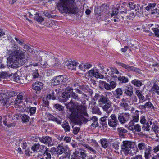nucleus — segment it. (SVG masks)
<instances>
[{"label": "nucleus", "instance_id": "1", "mask_svg": "<svg viewBox=\"0 0 159 159\" xmlns=\"http://www.w3.org/2000/svg\"><path fill=\"white\" fill-rule=\"evenodd\" d=\"M66 107L71 112L70 115L71 119L75 120L78 124L86 123L89 121L86 117H88V115L85 107L80 105L77 102L73 103L70 101L67 104Z\"/></svg>", "mask_w": 159, "mask_h": 159}, {"label": "nucleus", "instance_id": "2", "mask_svg": "<svg viewBox=\"0 0 159 159\" xmlns=\"http://www.w3.org/2000/svg\"><path fill=\"white\" fill-rule=\"evenodd\" d=\"M28 58L25 56L24 53L20 50L13 51L7 59V66L12 68H18L27 62Z\"/></svg>", "mask_w": 159, "mask_h": 159}, {"label": "nucleus", "instance_id": "3", "mask_svg": "<svg viewBox=\"0 0 159 159\" xmlns=\"http://www.w3.org/2000/svg\"><path fill=\"white\" fill-rule=\"evenodd\" d=\"M60 5L65 13L75 14L78 12V9L75 0H61Z\"/></svg>", "mask_w": 159, "mask_h": 159}, {"label": "nucleus", "instance_id": "4", "mask_svg": "<svg viewBox=\"0 0 159 159\" xmlns=\"http://www.w3.org/2000/svg\"><path fill=\"white\" fill-rule=\"evenodd\" d=\"M121 147L124 154L127 155L131 152V149L134 147L133 143L128 141H123Z\"/></svg>", "mask_w": 159, "mask_h": 159}, {"label": "nucleus", "instance_id": "5", "mask_svg": "<svg viewBox=\"0 0 159 159\" xmlns=\"http://www.w3.org/2000/svg\"><path fill=\"white\" fill-rule=\"evenodd\" d=\"M68 79L65 75L58 76L52 79L51 83L53 85H57L67 81Z\"/></svg>", "mask_w": 159, "mask_h": 159}, {"label": "nucleus", "instance_id": "6", "mask_svg": "<svg viewBox=\"0 0 159 159\" xmlns=\"http://www.w3.org/2000/svg\"><path fill=\"white\" fill-rule=\"evenodd\" d=\"M43 67L45 68L50 67L56 68L60 65L58 59L57 58H51L49 61L48 64L46 61H45Z\"/></svg>", "mask_w": 159, "mask_h": 159}, {"label": "nucleus", "instance_id": "7", "mask_svg": "<svg viewBox=\"0 0 159 159\" xmlns=\"http://www.w3.org/2000/svg\"><path fill=\"white\" fill-rule=\"evenodd\" d=\"M117 117L119 122L123 124L126 123L129 120L130 114L128 113H121L118 114Z\"/></svg>", "mask_w": 159, "mask_h": 159}, {"label": "nucleus", "instance_id": "8", "mask_svg": "<svg viewBox=\"0 0 159 159\" xmlns=\"http://www.w3.org/2000/svg\"><path fill=\"white\" fill-rule=\"evenodd\" d=\"M68 148L67 146H62L61 144L58 145L57 150V154L61 155L64 154V155L66 156V157L70 156Z\"/></svg>", "mask_w": 159, "mask_h": 159}, {"label": "nucleus", "instance_id": "9", "mask_svg": "<svg viewBox=\"0 0 159 159\" xmlns=\"http://www.w3.org/2000/svg\"><path fill=\"white\" fill-rule=\"evenodd\" d=\"M50 54H51V53H49L48 54L47 53H46L43 52H40L39 53V60L40 62L38 63H35L33 64L34 66H38L44 69L43 67V65L45 62V61H42V58H44L45 57H48V56L50 55Z\"/></svg>", "mask_w": 159, "mask_h": 159}, {"label": "nucleus", "instance_id": "10", "mask_svg": "<svg viewBox=\"0 0 159 159\" xmlns=\"http://www.w3.org/2000/svg\"><path fill=\"white\" fill-rule=\"evenodd\" d=\"M116 63L118 65L122 66L127 70L128 71H133L139 73L140 72V70L133 66H131L120 62H116Z\"/></svg>", "mask_w": 159, "mask_h": 159}, {"label": "nucleus", "instance_id": "11", "mask_svg": "<svg viewBox=\"0 0 159 159\" xmlns=\"http://www.w3.org/2000/svg\"><path fill=\"white\" fill-rule=\"evenodd\" d=\"M110 118L108 120V124L110 127H116L119 124L117 116L115 114H112L110 116Z\"/></svg>", "mask_w": 159, "mask_h": 159}, {"label": "nucleus", "instance_id": "12", "mask_svg": "<svg viewBox=\"0 0 159 159\" xmlns=\"http://www.w3.org/2000/svg\"><path fill=\"white\" fill-rule=\"evenodd\" d=\"M43 87V84L40 82H36L32 85V89L34 90V93L37 94L40 93L41 89Z\"/></svg>", "mask_w": 159, "mask_h": 159}, {"label": "nucleus", "instance_id": "13", "mask_svg": "<svg viewBox=\"0 0 159 159\" xmlns=\"http://www.w3.org/2000/svg\"><path fill=\"white\" fill-rule=\"evenodd\" d=\"M39 141L44 144L48 145V146L53 145L52 143V138L49 136L39 137Z\"/></svg>", "mask_w": 159, "mask_h": 159}, {"label": "nucleus", "instance_id": "14", "mask_svg": "<svg viewBox=\"0 0 159 159\" xmlns=\"http://www.w3.org/2000/svg\"><path fill=\"white\" fill-rule=\"evenodd\" d=\"M17 95V93L14 91H8L0 94V98H1L2 99L7 97L11 98L14 97Z\"/></svg>", "mask_w": 159, "mask_h": 159}, {"label": "nucleus", "instance_id": "15", "mask_svg": "<svg viewBox=\"0 0 159 159\" xmlns=\"http://www.w3.org/2000/svg\"><path fill=\"white\" fill-rule=\"evenodd\" d=\"M100 107H102L103 110L107 113L111 112L113 109L111 102L104 104H100Z\"/></svg>", "mask_w": 159, "mask_h": 159}, {"label": "nucleus", "instance_id": "16", "mask_svg": "<svg viewBox=\"0 0 159 159\" xmlns=\"http://www.w3.org/2000/svg\"><path fill=\"white\" fill-rule=\"evenodd\" d=\"M74 86L75 87H76V86H78L79 88L83 92L87 93V92H90V93L92 92V90L87 85H79L78 84H74Z\"/></svg>", "mask_w": 159, "mask_h": 159}, {"label": "nucleus", "instance_id": "17", "mask_svg": "<svg viewBox=\"0 0 159 159\" xmlns=\"http://www.w3.org/2000/svg\"><path fill=\"white\" fill-rule=\"evenodd\" d=\"M152 152V148L150 146H148L144 150V157L145 159H149L152 157L151 154Z\"/></svg>", "mask_w": 159, "mask_h": 159}, {"label": "nucleus", "instance_id": "18", "mask_svg": "<svg viewBox=\"0 0 159 159\" xmlns=\"http://www.w3.org/2000/svg\"><path fill=\"white\" fill-rule=\"evenodd\" d=\"M89 73L90 76H93L96 78L103 79L104 78L103 75L98 72H95L94 69H92L89 71Z\"/></svg>", "mask_w": 159, "mask_h": 159}, {"label": "nucleus", "instance_id": "19", "mask_svg": "<svg viewBox=\"0 0 159 159\" xmlns=\"http://www.w3.org/2000/svg\"><path fill=\"white\" fill-rule=\"evenodd\" d=\"M135 94L139 99V103H143L145 101L146 98L142 94V91L139 90H137L135 91Z\"/></svg>", "mask_w": 159, "mask_h": 159}, {"label": "nucleus", "instance_id": "20", "mask_svg": "<svg viewBox=\"0 0 159 159\" xmlns=\"http://www.w3.org/2000/svg\"><path fill=\"white\" fill-rule=\"evenodd\" d=\"M117 131L119 136L121 138L125 137V134L128 132V131L123 127L117 128Z\"/></svg>", "mask_w": 159, "mask_h": 159}, {"label": "nucleus", "instance_id": "21", "mask_svg": "<svg viewBox=\"0 0 159 159\" xmlns=\"http://www.w3.org/2000/svg\"><path fill=\"white\" fill-rule=\"evenodd\" d=\"M71 125L66 121L63 122L61 126L65 132H68L70 131L71 129Z\"/></svg>", "mask_w": 159, "mask_h": 159}, {"label": "nucleus", "instance_id": "22", "mask_svg": "<svg viewBox=\"0 0 159 159\" xmlns=\"http://www.w3.org/2000/svg\"><path fill=\"white\" fill-rule=\"evenodd\" d=\"M127 88L128 89H125L123 90L124 91V93L128 96L131 97L133 94V87L129 85Z\"/></svg>", "mask_w": 159, "mask_h": 159}, {"label": "nucleus", "instance_id": "23", "mask_svg": "<svg viewBox=\"0 0 159 159\" xmlns=\"http://www.w3.org/2000/svg\"><path fill=\"white\" fill-rule=\"evenodd\" d=\"M51 91L50 93L47 96V98L49 99H55L57 95V90H51Z\"/></svg>", "mask_w": 159, "mask_h": 159}, {"label": "nucleus", "instance_id": "24", "mask_svg": "<svg viewBox=\"0 0 159 159\" xmlns=\"http://www.w3.org/2000/svg\"><path fill=\"white\" fill-rule=\"evenodd\" d=\"M98 102H100L99 103V106H100V104H104L111 102L108 98L103 95H101Z\"/></svg>", "mask_w": 159, "mask_h": 159}, {"label": "nucleus", "instance_id": "25", "mask_svg": "<svg viewBox=\"0 0 159 159\" xmlns=\"http://www.w3.org/2000/svg\"><path fill=\"white\" fill-rule=\"evenodd\" d=\"M24 94L22 93H20L17 96V98L14 101L15 103L16 104L18 103H20L22 102L23 100Z\"/></svg>", "mask_w": 159, "mask_h": 159}, {"label": "nucleus", "instance_id": "26", "mask_svg": "<svg viewBox=\"0 0 159 159\" xmlns=\"http://www.w3.org/2000/svg\"><path fill=\"white\" fill-rule=\"evenodd\" d=\"M152 124L151 121L148 120L146 123L143 124L142 127V129L144 131H149L150 130V127Z\"/></svg>", "mask_w": 159, "mask_h": 159}, {"label": "nucleus", "instance_id": "27", "mask_svg": "<svg viewBox=\"0 0 159 159\" xmlns=\"http://www.w3.org/2000/svg\"><path fill=\"white\" fill-rule=\"evenodd\" d=\"M131 82L132 84L138 87H140L143 84L142 83V81L141 80H139L136 79L132 80Z\"/></svg>", "mask_w": 159, "mask_h": 159}, {"label": "nucleus", "instance_id": "28", "mask_svg": "<svg viewBox=\"0 0 159 159\" xmlns=\"http://www.w3.org/2000/svg\"><path fill=\"white\" fill-rule=\"evenodd\" d=\"M12 74H11L9 73L6 72L2 71L0 72V78L2 79H7L9 77L11 76Z\"/></svg>", "mask_w": 159, "mask_h": 159}, {"label": "nucleus", "instance_id": "29", "mask_svg": "<svg viewBox=\"0 0 159 159\" xmlns=\"http://www.w3.org/2000/svg\"><path fill=\"white\" fill-rule=\"evenodd\" d=\"M148 146L145 143L143 142H141L138 144V148L140 151L143 152V150L144 149V150L147 148Z\"/></svg>", "mask_w": 159, "mask_h": 159}, {"label": "nucleus", "instance_id": "30", "mask_svg": "<svg viewBox=\"0 0 159 159\" xmlns=\"http://www.w3.org/2000/svg\"><path fill=\"white\" fill-rule=\"evenodd\" d=\"M78 63L75 61H72L70 63H68L66 65L68 67H70L69 68L70 69H75V68L77 66Z\"/></svg>", "mask_w": 159, "mask_h": 159}, {"label": "nucleus", "instance_id": "31", "mask_svg": "<svg viewBox=\"0 0 159 159\" xmlns=\"http://www.w3.org/2000/svg\"><path fill=\"white\" fill-rule=\"evenodd\" d=\"M107 140V139L104 138H103L100 140V143L102 147L104 148H107L108 146V143Z\"/></svg>", "mask_w": 159, "mask_h": 159}, {"label": "nucleus", "instance_id": "32", "mask_svg": "<svg viewBox=\"0 0 159 159\" xmlns=\"http://www.w3.org/2000/svg\"><path fill=\"white\" fill-rule=\"evenodd\" d=\"M118 81H119V84L120 83H127L129 81L128 79L125 76H120L118 77Z\"/></svg>", "mask_w": 159, "mask_h": 159}, {"label": "nucleus", "instance_id": "33", "mask_svg": "<svg viewBox=\"0 0 159 159\" xmlns=\"http://www.w3.org/2000/svg\"><path fill=\"white\" fill-rule=\"evenodd\" d=\"M99 83L100 84L103 86L104 88L107 90H111V88L110 85V84L107 83L105 81H100Z\"/></svg>", "mask_w": 159, "mask_h": 159}, {"label": "nucleus", "instance_id": "34", "mask_svg": "<svg viewBox=\"0 0 159 159\" xmlns=\"http://www.w3.org/2000/svg\"><path fill=\"white\" fill-rule=\"evenodd\" d=\"M156 4L155 3H149L148 6L146 7L145 9L148 11H152L156 7Z\"/></svg>", "mask_w": 159, "mask_h": 159}, {"label": "nucleus", "instance_id": "35", "mask_svg": "<svg viewBox=\"0 0 159 159\" xmlns=\"http://www.w3.org/2000/svg\"><path fill=\"white\" fill-rule=\"evenodd\" d=\"M120 106L125 111H127L129 109V106L127 102L120 103Z\"/></svg>", "mask_w": 159, "mask_h": 159}, {"label": "nucleus", "instance_id": "36", "mask_svg": "<svg viewBox=\"0 0 159 159\" xmlns=\"http://www.w3.org/2000/svg\"><path fill=\"white\" fill-rule=\"evenodd\" d=\"M70 95L71 93L70 92H68L66 91H64L62 94V97L65 99V100L64 101H66L67 99L70 98Z\"/></svg>", "mask_w": 159, "mask_h": 159}, {"label": "nucleus", "instance_id": "37", "mask_svg": "<svg viewBox=\"0 0 159 159\" xmlns=\"http://www.w3.org/2000/svg\"><path fill=\"white\" fill-rule=\"evenodd\" d=\"M151 90L159 95V86L156 84H154L151 89Z\"/></svg>", "mask_w": 159, "mask_h": 159}, {"label": "nucleus", "instance_id": "38", "mask_svg": "<svg viewBox=\"0 0 159 159\" xmlns=\"http://www.w3.org/2000/svg\"><path fill=\"white\" fill-rule=\"evenodd\" d=\"M134 9L136 11L140 14L141 13H142L143 11V6H140L139 4H137L135 6V8Z\"/></svg>", "mask_w": 159, "mask_h": 159}, {"label": "nucleus", "instance_id": "39", "mask_svg": "<svg viewBox=\"0 0 159 159\" xmlns=\"http://www.w3.org/2000/svg\"><path fill=\"white\" fill-rule=\"evenodd\" d=\"M7 65L5 61L3 60L2 59H0V69H4L7 67Z\"/></svg>", "mask_w": 159, "mask_h": 159}, {"label": "nucleus", "instance_id": "40", "mask_svg": "<svg viewBox=\"0 0 159 159\" xmlns=\"http://www.w3.org/2000/svg\"><path fill=\"white\" fill-rule=\"evenodd\" d=\"M39 147L40 145L39 144H34L31 147V149L34 152H38Z\"/></svg>", "mask_w": 159, "mask_h": 159}, {"label": "nucleus", "instance_id": "41", "mask_svg": "<svg viewBox=\"0 0 159 159\" xmlns=\"http://www.w3.org/2000/svg\"><path fill=\"white\" fill-rule=\"evenodd\" d=\"M34 19L38 22H42L44 20V18L42 17V16L39 15V14H36V15Z\"/></svg>", "mask_w": 159, "mask_h": 159}, {"label": "nucleus", "instance_id": "42", "mask_svg": "<svg viewBox=\"0 0 159 159\" xmlns=\"http://www.w3.org/2000/svg\"><path fill=\"white\" fill-rule=\"evenodd\" d=\"M21 119L22 121L24 122H27L29 121L30 117L27 115L23 114L21 115Z\"/></svg>", "mask_w": 159, "mask_h": 159}, {"label": "nucleus", "instance_id": "43", "mask_svg": "<svg viewBox=\"0 0 159 159\" xmlns=\"http://www.w3.org/2000/svg\"><path fill=\"white\" fill-rule=\"evenodd\" d=\"M92 113L93 114H97L99 115L101 114V112L100 111L99 109L97 106L94 107L92 109Z\"/></svg>", "mask_w": 159, "mask_h": 159}, {"label": "nucleus", "instance_id": "44", "mask_svg": "<svg viewBox=\"0 0 159 159\" xmlns=\"http://www.w3.org/2000/svg\"><path fill=\"white\" fill-rule=\"evenodd\" d=\"M136 4V3L133 1L130 2H129L128 5L127 6L129 7L130 9L133 10L135 8V6Z\"/></svg>", "mask_w": 159, "mask_h": 159}, {"label": "nucleus", "instance_id": "45", "mask_svg": "<svg viewBox=\"0 0 159 159\" xmlns=\"http://www.w3.org/2000/svg\"><path fill=\"white\" fill-rule=\"evenodd\" d=\"M107 117V116H105V117L101 118L100 120V124L103 126H105L107 125L106 122L107 119H106V118Z\"/></svg>", "mask_w": 159, "mask_h": 159}, {"label": "nucleus", "instance_id": "46", "mask_svg": "<svg viewBox=\"0 0 159 159\" xmlns=\"http://www.w3.org/2000/svg\"><path fill=\"white\" fill-rule=\"evenodd\" d=\"M45 146L44 145H41L39 147L38 152L39 153V155H42L44 154L45 148Z\"/></svg>", "mask_w": 159, "mask_h": 159}, {"label": "nucleus", "instance_id": "47", "mask_svg": "<svg viewBox=\"0 0 159 159\" xmlns=\"http://www.w3.org/2000/svg\"><path fill=\"white\" fill-rule=\"evenodd\" d=\"M87 93V94L84 93H83L82 94L83 97L87 99H88L90 96H92V94L93 93V91L92 90V92L90 93V92H87V93Z\"/></svg>", "mask_w": 159, "mask_h": 159}, {"label": "nucleus", "instance_id": "48", "mask_svg": "<svg viewBox=\"0 0 159 159\" xmlns=\"http://www.w3.org/2000/svg\"><path fill=\"white\" fill-rule=\"evenodd\" d=\"M135 15L134 12H132L129 13V15L127 16V18L129 20H132L134 18Z\"/></svg>", "mask_w": 159, "mask_h": 159}, {"label": "nucleus", "instance_id": "49", "mask_svg": "<svg viewBox=\"0 0 159 159\" xmlns=\"http://www.w3.org/2000/svg\"><path fill=\"white\" fill-rule=\"evenodd\" d=\"M54 107L56 109H58L59 111H62L64 109V107L59 104H54Z\"/></svg>", "mask_w": 159, "mask_h": 159}, {"label": "nucleus", "instance_id": "50", "mask_svg": "<svg viewBox=\"0 0 159 159\" xmlns=\"http://www.w3.org/2000/svg\"><path fill=\"white\" fill-rule=\"evenodd\" d=\"M84 146L87 149L90 150V151L92 152L93 153L96 154L97 152L93 148L89 146L87 144H84Z\"/></svg>", "mask_w": 159, "mask_h": 159}, {"label": "nucleus", "instance_id": "51", "mask_svg": "<svg viewBox=\"0 0 159 159\" xmlns=\"http://www.w3.org/2000/svg\"><path fill=\"white\" fill-rule=\"evenodd\" d=\"M145 104L146 108H151V109H152L154 110H155L154 109L155 108V107L151 102L148 101L146 102Z\"/></svg>", "mask_w": 159, "mask_h": 159}, {"label": "nucleus", "instance_id": "52", "mask_svg": "<svg viewBox=\"0 0 159 159\" xmlns=\"http://www.w3.org/2000/svg\"><path fill=\"white\" fill-rule=\"evenodd\" d=\"M79 150L81 151L80 152V155L82 159H85L87 154L85 153L84 150H82L81 149H79Z\"/></svg>", "mask_w": 159, "mask_h": 159}, {"label": "nucleus", "instance_id": "53", "mask_svg": "<svg viewBox=\"0 0 159 159\" xmlns=\"http://www.w3.org/2000/svg\"><path fill=\"white\" fill-rule=\"evenodd\" d=\"M115 92L116 95H122L123 91L120 88H118L115 90Z\"/></svg>", "mask_w": 159, "mask_h": 159}, {"label": "nucleus", "instance_id": "54", "mask_svg": "<svg viewBox=\"0 0 159 159\" xmlns=\"http://www.w3.org/2000/svg\"><path fill=\"white\" fill-rule=\"evenodd\" d=\"M134 129L136 131L140 132L141 131L140 126L139 124H136L134 125Z\"/></svg>", "mask_w": 159, "mask_h": 159}, {"label": "nucleus", "instance_id": "55", "mask_svg": "<svg viewBox=\"0 0 159 159\" xmlns=\"http://www.w3.org/2000/svg\"><path fill=\"white\" fill-rule=\"evenodd\" d=\"M118 9L117 8H115L112 11V12L111 14V17L114 16H117L118 14H119V12L118 11Z\"/></svg>", "mask_w": 159, "mask_h": 159}, {"label": "nucleus", "instance_id": "56", "mask_svg": "<svg viewBox=\"0 0 159 159\" xmlns=\"http://www.w3.org/2000/svg\"><path fill=\"white\" fill-rule=\"evenodd\" d=\"M71 97L73 99L77 100H79V98L78 95L74 92L72 91L71 93Z\"/></svg>", "mask_w": 159, "mask_h": 159}, {"label": "nucleus", "instance_id": "57", "mask_svg": "<svg viewBox=\"0 0 159 159\" xmlns=\"http://www.w3.org/2000/svg\"><path fill=\"white\" fill-rule=\"evenodd\" d=\"M32 75L34 78H38L39 75V74L38 73L37 70H35L33 71V73Z\"/></svg>", "mask_w": 159, "mask_h": 159}, {"label": "nucleus", "instance_id": "58", "mask_svg": "<svg viewBox=\"0 0 159 159\" xmlns=\"http://www.w3.org/2000/svg\"><path fill=\"white\" fill-rule=\"evenodd\" d=\"M152 129L155 133H157L159 130V127L155 125L154 124L152 125Z\"/></svg>", "mask_w": 159, "mask_h": 159}, {"label": "nucleus", "instance_id": "59", "mask_svg": "<svg viewBox=\"0 0 159 159\" xmlns=\"http://www.w3.org/2000/svg\"><path fill=\"white\" fill-rule=\"evenodd\" d=\"M80 128L77 127L73 128V133L75 134H77L80 131Z\"/></svg>", "mask_w": 159, "mask_h": 159}, {"label": "nucleus", "instance_id": "60", "mask_svg": "<svg viewBox=\"0 0 159 159\" xmlns=\"http://www.w3.org/2000/svg\"><path fill=\"white\" fill-rule=\"evenodd\" d=\"M110 146L116 150L119 149L118 145L117 144L115 143L111 144Z\"/></svg>", "mask_w": 159, "mask_h": 159}, {"label": "nucleus", "instance_id": "61", "mask_svg": "<svg viewBox=\"0 0 159 159\" xmlns=\"http://www.w3.org/2000/svg\"><path fill=\"white\" fill-rule=\"evenodd\" d=\"M36 109L35 107H32L30 108L29 111L31 115L34 114L35 113Z\"/></svg>", "mask_w": 159, "mask_h": 159}, {"label": "nucleus", "instance_id": "62", "mask_svg": "<svg viewBox=\"0 0 159 159\" xmlns=\"http://www.w3.org/2000/svg\"><path fill=\"white\" fill-rule=\"evenodd\" d=\"M110 86L111 89H113L116 87V84L114 81H111L110 82Z\"/></svg>", "mask_w": 159, "mask_h": 159}, {"label": "nucleus", "instance_id": "63", "mask_svg": "<svg viewBox=\"0 0 159 159\" xmlns=\"http://www.w3.org/2000/svg\"><path fill=\"white\" fill-rule=\"evenodd\" d=\"M140 122L142 124H146V119L145 117L144 116H142L140 117Z\"/></svg>", "mask_w": 159, "mask_h": 159}, {"label": "nucleus", "instance_id": "64", "mask_svg": "<svg viewBox=\"0 0 159 159\" xmlns=\"http://www.w3.org/2000/svg\"><path fill=\"white\" fill-rule=\"evenodd\" d=\"M43 13L46 17H47L48 18H53V17L51 14L47 11H44Z\"/></svg>", "mask_w": 159, "mask_h": 159}]
</instances>
